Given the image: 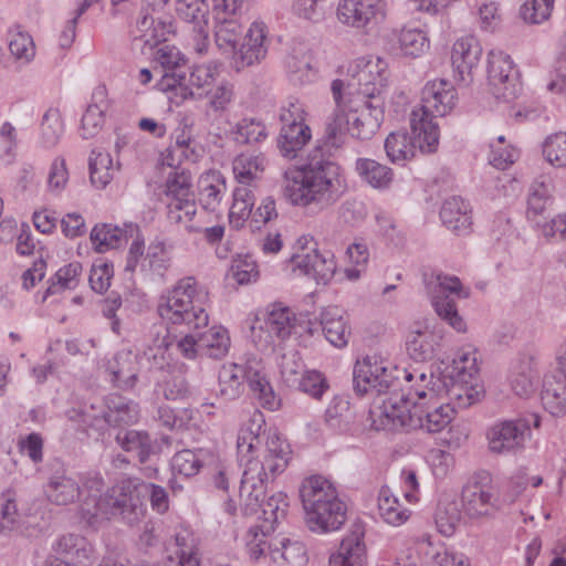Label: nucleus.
Listing matches in <instances>:
<instances>
[{"label":"nucleus","mask_w":566,"mask_h":566,"mask_svg":"<svg viewBox=\"0 0 566 566\" xmlns=\"http://www.w3.org/2000/svg\"><path fill=\"white\" fill-rule=\"evenodd\" d=\"M263 426V415L255 412L238 434V452L242 459L245 458L239 490L244 515L259 513L269 479L286 469L291 455L287 441L276 431H266Z\"/></svg>","instance_id":"f257e3e1"},{"label":"nucleus","mask_w":566,"mask_h":566,"mask_svg":"<svg viewBox=\"0 0 566 566\" xmlns=\"http://www.w3.org/2000/svg\"><path fill=\"white\" fill-rule=\"evenodd\" d=\"M208 291L199 285L192 276L180 279L177 284L161 297L157 312L167 323L184 325L197 332L201 355L213 359L223 358L230 347V336L222 326H212L207 331L209 315Z\"/></svg>","instance_id":"f03ea898"},{"label":"nucleus","mask_w":566,"mask_h":566,"mask_svg":"<svg viewBox=\"0 0 566 566\" xmlns=\"http://www.w3.org/2000/svg\"><path fill=\"white\" fill-rule=\"evenodd\" d=\"M346 190L340 166L318 147L308 154L305 164L283 174V192L293 206L324 210L336 203Z\"/></svg>","instance_id":"7ed1b4c3"},{"label":"nucleus","mask_w":566,"mask_h":566,"mask_svg":"<svg viewBox=\"0 0 566 566\" xmlns=\"http://www.w3.org/2000/svg\"><path fill=\"white\" fill-rule=\"evenodd\" d=\"M145 513L146 506L136 479H124L108 489L95 502V510L83 507V517L88 522L98 516L120 517L128 525H135Z\"/></svg>","instance_id":"20e7f679"},{"label":"nucleus","mask_w":566,"mask_h":566,"mask_svg":"<svg viewBox=\"0 0 566 566\" xmlns=\"http://www.w3.org/2000/svg\"><path fill=\"white\" fill-rule=\"evenodd\" d=\"M458 94L453 84L447 80L428 82L421 91L420 107L411 112L416 129H429L427 137L430 146L439 144V127L433 122L436 117H443L455 106Z\"/></svg>","instance_id":"39448f33"},{"label":"nucleus","mask_w":566,"mask_h":566,"mask_svg":"<svg viewBox=\"0 0 566 566\" xmlns=\"http://www.w3.org/2000/svg\"><path fill=\"white\" fill-rule=\"evenodd\" d=\"M446 385L439 379L433 380L432 374L428 384L415 389L413 429H422L430 433L440 432L453 419L454 407L442 401V389Z\"/></svg>","instance_id":"423d86ee"},{"label":"nucleus","mask_w":566,"mask_h":566,"mask_svg":"<svg viewBox=\"0 0 566 566\" xmlns=\"http://www.w3.org/2000/svg\"><path fill=\"white\" fill-rule=\"evenodd\" d=\"M423 284L438 316L457 332H465L467 324L460 316L454 301V297H468L459 277L432 271L423 274Z\"/></svg>","instance_id":"0eeeda50"},{"label":"nucleus","mask_w":566,"mask_h":566,"mask_svg":"<svg viewBox=\"0 0 566 566\" xmlns=\"http://www.w3.org/2000/svg\"><path fill=\"white\" fill-rule=\"evenodd\" d=\"M306 109L296 97H289L280 108L281 129L276 146L281 156L294 159L312 139V130L305 123Z\"/></svg>","instance_id":"6e6552de"},{"label":"nucleus","mask_w":566,"mask_h":566,"mask_svg":"<svg viewBox=\"0 0 566 566\" xmlns=\"http://www.w3.org/2000/svg\"><path fill=\"white\" fill-rule=\"evenodd\" d=\"M399 370L389 367L376 356H367L357 360L353 370L354 390L363 396L366 394H385L398 385Z\"/></svg>","instance_id":"1a4fd4ad"},{"label":"nucleus","mask_w":566,"mask_h":566,"mask_svg":"<svg viewBox=\"0 0 566 566\" xmlns=\"http://www.w3.org/2000/svg\"><path fill=\"white\" fill-rule=\"evenodd\" d=\"M411 136L405 130H397L390 133L385 140V150L387 157L392 164L402 165L416 156L417 150L422 154L434 153L439 144L434 146L428 145L431 143L427 137L429 129H416L412 116L410 115Z\"/></svg>","instance_id":"9d476101"},{"label":"nucleus","mask_w":566,"mask_h":566,"mask_svg":"<svg viewBox=\"0 0 566 566\" xmlns=\"http://www.w3.org/2000/svg\"><path fill=\"white\" fill-rule=\"evenodd\" d=\"M155 60L164 70L158 84L161 91H175L176 96H179L181 101L195 97L193 91L186 85L187 59L176 46L167 44L160 46L156 52Z\"/></svg>","instance_id":"9b49d317"},{"label":"nucleus","mask_w":566,"mask_h":566,"mask_svg":"<svg viewBox=\"0 0 566 566\" xmlns=\"http://www.w3.org/2000/svg\"><path fill=\"white\" fill-rule=\"evenodd\" d=\"M488 80L496 98L511 101L521 91L520 74L511 56L492 50L488 59Z\"/></svg>","instance_id":"f8f14e48"},{"label":"nucleus","mask_w":566,"mask_h":566,"mask_svg":"<svg viewBox=\"0 0 566 566\" xmlns=\"http://www.w3.org/2000/svg\"><path fill=\"white\" fill-rule=\"evenodd\" d=\"M530 437V422L524 418L495 422L486 434L489 450L494 454H515L524 449Z\"/></svg>","instance_id":"ddd939ff"},{"label":"nucleus","mask_w":566,"mask_h":566,"mask_svg":"<svg viewBox=\"0 0 566 566\" xmlns=\"http://www.w3.org/2000/svg\"><path fill=\"white\" fill-rule=\"evenodd\" d=\"M387 64L380 57L376 60H358L350 69L352 78L349 88H355L356 94L368 98H381L380 94L387 86Z\"/></svg>","instance_id":"4468645a"},{"label":"nucleus","mask_w":566,"mask_h":566,"mask_svg":"<svg viewBox=\"0 0 566 566\" xmlns=\"http://www.w3.org/2000/svg\"><path fill=\"white\" fill-rule=\"evenodd\" d=\"M306 237L298 239L302 252L293 254L291 261L293 271L298 270L301 274L312 277L317 284H327L335 274L336 262L329 252L319 253L316 248H306Z\"/></svg>","instance_id":"2eb2a0df"},{"label":"nucleus","mask_w":566,"mask_h":566,"mask_svg":"<svg viewBox=\"0 0 566 566\" xmlns=\"http://www.w3.org/2000/svg\"><path fill=\"white\" fill-rule=\"evenodd\" d=\"M208 0H177V15L191 24L192 45L197 53L203 54L209 46Z\"/></svg>","instance_id":"dca6fc26"},{"label":"nucleus","mask_w":566,"mask_h":566,"mask_svg":"<svg viewBox=\"0 0 566 566\" xmlns=\"http://www.w3.org/2000/svg\"><path fill=\"white\" fill-rule=\"evenodd\" d=\"M413 401L403 394L391 392L379 407V426L384 430H412Z\"/></svg>","instance_id":"f3484780"},{"label":"nucleus","mask_w":566,"mask_h":566,"mask_svg":"<svg viewBox=\"0 0 566 566\" xmlns=\"http://www.w3.org/2000/svg\"><path fill=\"white\" fill-rule=\"evenodd\" d=\"M265 41L264 23H252L240 48L232 53L233 65L238 72L265 59L268 53Z\"/></svg>","instance_id":"a211bd4d"},{"label":"nucleus","mask_w":566,"mask_h":566,"mask_svg":"<svg viewBox=\"0 0 566 566\" xmlns=\"http://www.w3.org/2000/svg\"><path fill=\"white\" fill-rule=\"evenodd\" d=\"M384 18L378 0H340L337 7V19L353 28H365L377 23Z\"/></svg>","instance_id":"6ab92c4d"},{"label":"nucleus","mask_w":566,"mask_h":566,"mask_svg":"<svg viewBox=\"0 0 566 566\" xmlns=\"http://www.w3.org/2000/svg\"><path fill=\"white\" fill-rule=\"evenodd\" d=\"M441 384L446 385L442 389V398L448 397L454 410L465 409L481 401L484 396L483 386L480 378L472 379L463 376H452L448 380L438 378Z\"/></svg>","instance_id":"aec40b11"},{"label":"nucleus","mask_w":566,"mask_h":566,"mask_svg":"<svg viewBox=\"0 0 566 566\" xmlns=\"http://www.w3.org/2000/svg\"><path fill=\"white\" fill-rule=\"evenodd\" d=\"M298 492L305 516L338 497L333 483L319 474L305 478L300 485Z\"/></svg>","instance_id":"412c9836"},{"label":"nucleus","mask_w":566,"mask_h":566,"mask_svg":"<svg viewBox=\"0 0 566 566\" xmlns=\"http://www.w3.org/2000/svg\"><path fill=\"white\" fill-rule=\"evenodd\" d=\"M170 24L164 21H156L149 14L148 10L140 11L139 18L136 21V27L133 30V48L138 49L145 53V49H153L160 42L167 41V34L170 33Z\"/></svg>","instance_id":"4be33fe9"},{"label":"nucleus","mask_w":566,"mask_h":566,"mask_svg":"<svg viewBox=\"0 0 566 566\" xmlns=\"http://www.w3.org/2000/svg\"><path fill=\"white\" fill-rule=\"evenodd\" d=\"M319 324L326 340L336 348L347 346L352 332L346 312L335 305L324 307L319 314Z\"/></svg>","instance_id":"5701e85b"},{"label":"nucleus","mask_w":566,"mask_h":566,"mask_svg":"<svg viewBox=\"0 0 566 566\" xmlns=\"http://www.w3.org/2000/svg\"><path fill=\"white\" fill-rule=\"evenodd\" d=\"M53 552L62 560H71L81 565H94L97 562L92 544L78 534H63L52 545Z\"/></svg>","instance_id":"b1692460"},{"label":"nucleus","mask_w":566,"mask_h":566,"mask_svg":"<svg viewBox=\"0 0 566 566\" xmlns=\"http://www.w3.org/2000/svg\"><path fill=\"white\" fill-rule=\"evenodd\" d=\"M346 511L345 503L337 497L306 515V525L312 532L317 533L337 531L346 521Z\"/></svg>","instance_id":"393cba45"},{"label":"nucleus","mask_w":566,"mask_h":566,"mask_svg":"<svg viewBox=\"0 0 566 566\" xmlns=\"http://www.w3.org/2000/svg\"><path fill=\"white\" fill-rule=\"evenodd\" d=\"M481 54L482 48L474 36L467 35L455 41L451 52V63L460 81L465 82L470 77Z\"/></svg>","instance_id":"a878e982"},{"label":"nucleus","mask_w":566,"mask_h":566,"mask_svg":"<svg viewBox=\"0 0 566 566\" xmlns=\"http://www.w3.org/2000/svg\"><path fill=\"white\" fill-rule=\"evenodd\" d=\"M363 538V528L356 526L342 539L338 551L331 555L329 566H366L367 555Z\"/></svg>","instance_id":"bb28decb"},{"label":"nucleus","mask_w":566,"mask_h":566,"mask_svg":"<svg viewBox=\"0 0 566 566\" xmlns=\"http://www.w3.org/2000/svg\"><path fill=\"white\" fill-rule=\"evenodd\" d=\"M554 182L551 176L539 175L531 182L526 196V217L535 221L554 201Z\"/></svg>","instance_id":"cd10ccee"},{"label":"nucleus","mask_w":566,"mask_h":566,"mask_svg":"<svg viewBox=\"0 0 566 566\" xmlns=\"http://www.w3.org/2000/svg\"><path fill=\"white\" fill-rule=\"evenodd\" d=\"M440 218L442 223L455 234L469 233L472 224L471 207L461 197H450L442 203Z\"/></svg>","instance_id":"c85d7f7f"},{"label":"nucleus","mask_w":566,"mask_h":566,"mask_svg":"<svg viewBox=\"0 0 566 566\" xmlns=\"http://www.w3.org/2000/svg\"><path fill=\"white\" fill-rule=\"evenodd\" d=\"M102 417L108 426H130L137 422L139 408L135 401L117 394H111L105 398V410Z\"/></svg>","instance_id":"c756f323"},{"label":"nucleus","mask_w":566,"mask_h":566,"mask_svg":"<svg viewBox=\"0 0 566 566\" xmlns=\"http://www.w3.org/2000/svg\"><path fill=\"white\" fill-rule=\"evenodd\" d=\"M441 336L428 326L417 325L407 337V350L416 361H427L433 358L440 345Z\"/></svg>","instance_id":"7c9ffc66"},{"label":"nucleus","mask_w":566,"mask_h":566,"mask_svg":"<svg viewBox=\"0 0 566 566\" xmlns=\"http://www.w3.org/2000/svg\"><path fill=\"white\" fill-rule=\"evenodd\" d=\"M494 501L491 490L478 482L470 483L462 490V509L470 517L490 514L494 507Z\"/></svg>","instance_id":"2f4dec72"},{"label":"nucleus","mask_w":566,"mask_h":566,"mask_svg":"<svg viewBox=\"0 0 566 566\" xmlns=\"http://www.w3.org/2000/svg\"><path fill=\"white\" fill-rule=\"evenodd\" d=\"M538 379L539 375L533 367L531 359L525 358L512 366L509 385L517 397L528 398L536 391Z\"/></svg>","instance_id":"473e14b6"},{"label":"nucleus","mask_w":566,"mask_h":566,"mask_svg":"<svg viewBox=\"0 0 566 566\" xmlns=\"http://www.w3.org/2000/svg\"><path fill=\"white\" fill-rule=\"evenodd\" d=\"M44 492L51 503L67 505L80 497L81 488L72 476L65 473H55L49 479Z\"/></svg>","instance_id":"72a5a7b5"},{"label":"nucleus","mask_w":566,"mask_h":566,"mask_svg":"<svg viewBox=\"0 0 566 566\" xmlns=\"http://www.w3.org/2000/svg\"><path fill=\"white\" fill-rule=\"evenodd\" d=\"M138 232V226L129 223L125 229L113 227L112 224L95 226L91 232V240L97 252L103 253L108 249L119 247L122 241L133 238Z\"/></svg>","instance_id":"f704fd0d"},{"label":"nucleus","mask_w":566,"mask_h":566,"mask_svg":"<svg viewBox=\"0 0 566 566\" xmlns=\"http://www.w3.org/2000/svg\"><path fill=\"white\" fill-rule=\"evenodd\" d=\"M266 165L263 154L242 153L232 163V171L241 187L253 185L261 179Z\"/></svg>","instance_id":"c9c22d12"},{"label":"nucleus","mask_w":566,"mask_h":566,"mask_svg":"<svg viewBox=\"0 0 566 566\" xmlns=\"http://www.w3.org/2000/svg\"><path fill=\"white\" fill-rule=\"evenodd\" d=\"M541 399L551 415L563 416L566 412V378L557 375L545 376Z\"/></svg>","instance_id":"e433bc0d"},{"label":"nucleus","mask_w":566,"mask_h":566,"mask_svg":"<svg viewBox=\"0 0 566 566\" xmlns=\"http://www.w3.org/2000/svg\"><path fill=\"white\" fill-rule=\"evenodd\" d=\"M105 97V87L101 86L94 91L93 103L87 106L82 117L81 134L83 138L87 139L95 136L102 128L104 123V112L107 107Z\"/></svg>","instance_id":"4c0bfd02"},{"label":"nucleus","mask_w":566,"mask_h":566,"mask_svg":"<svg viewBox=\"0 0 566 566\" xmlns=\"http://www.w3.org/2000/svg\"><path fill=\"white\" fill-rule=\"evenodd\" d=\"M212 458L213 454L207 449H184L172 457L171 469L178 474L190 478L198 474L200 469Z\"/></svg>","instance_id":"58836bf2"},{"label":"nucleus","mask_w":566,"mask_h":566,"mask_svg":"<svg viewBox=\"0 0 566 566\" xmlns=\"http://www.w3.org/2000/svg\"><path fill=\"white\" fill-rule=\"evenodd\" d=\"M109 369L112 381L119 388L129 389L137 381V356L130 350H122L116 354Z\"/></svg>","instance_id":"ea45409f"},{"label":"nucleus","mask_w":566,"mask_h":566,"mask_svg":"<svg viewBox=\"0 0 566 566\" xmlns=\"http://www.w3.org/2000/svg\"><path fill=\"white\" fill-rule=\"evenodd\" d=\"M175 144L168 148L165 160L170 167L178 165L181 158L195 163L198 155L193 148L195 139L191 128L187 124L178 126L174 133Z\"/></svg>","instance_id":"a19ab883"},{"label":"nucleus","mask_w":566,"mask_h":566,"mask_svg":"<svg viewBox=\"0 0 566 566\" xmlns=\"http://www.w3.org/2000/svg\"><path fill=\"white\" fill-rule=\"evenodd\" d=\"M358 176L375 189H387L394 179L391 168L369 158L356 160Z\"/></svg>","instance_id":"79ce46f5"},{"label":"nucleus","mask_w":566,"mask_h":566,"mask_svg":"<svg viewBox=\"0 0 566 566\" xmlns=\"http://www.w3.org/2000/svg\"><path fill=\"white\" fill-rule=\"evenodd\" d=\"M247 369L237 364L223 365L219 371V392L224 400H234L243 391Z\"/></svg>","instance_id":"37998d69"},{"label":"nucleus","mask_w":566,"mask_h":566,"mask_svg":"<svg viewBox=\"0 0 566 566\" xmlns=\"http://www.w3.org/2000/svg\"><path fill=\"white\" fill-rule=\"evenodd\" d=\"M199 187L201 206L208 211H217L227 191L223 177L219 172L207 175L200 179Z\"/></svg>","instance_id":"c03bdc74"},{"label":"nucleus","mask_w":566,"mask_h":566,"mask_svg":"<svg viewBox=\"0 0 566 566\" xmlns=\"http://www.w3.org/2000/svg\"><path fill=\"white\" fill-rule=\"evenodd\" d=\"M115 440L124 451L136 453L140 463L147 462L154 450L153 441L145 431L120 430Z\"/></svg>","instance_id":"a18cd8bd"},{"label":"nucleus","mask_w":566,"mask_h":566,"mask_svg":"<svg viewBox=\"0 0 566 566\" xmlns=\"http://www.w3.org/2000/svg\"><path fill=\"white\" fill-rule=\"evenodd\" d=\"M378 511L381 518L389 525L399 526L410 516L397 496L388 486H382L378 492Z\"/></svg>","instance_id":"49530a36"},{"label":"nucleus","mask_w":566,"mask_h":566,"mask_svg":"<svg viewBox=\"0 0 566 566\" xmlns=\"http://www.w3.org/2000/svg\"><path fill=\"white\" fill-rule=\"evenodd\" d=\"M243 28L235 18L214 20L216 44L224 53H233L240 44Z\"/></svg>","instance_id":"de8ad7c7"},{"label":"nucleus","mask_w":566,"mask_h":566,"mask_svg":"<svg viewBox=\"0 0 566 566\" xmlns=\"http://www.w3.org/2000/svg\"><path fill=\"white\" fill-rule=\"evenodd\" d=\"M294 321L295 316L289 307L273 304L265 319V328L279 339H285L292 333Z\"/></svg>","instance_id":"09e8293b"},{"label":"nucleus","mask_w":566,"mask_h":566,"mask_svg":"<svg viewBox=\"0 0 566 566\" xmlns=\"http://www.w3.org/2000/svg\"><path fill=\"white\" fill-rule=\"evenodd\" d=\"M233 139L243 145L259 144L268 138V129L264 123L254 117L240 119L232 128Z\"/></svg>","instance_id":"8fccbe9b"},{"label":"nucleus","mask_w":566,"mask_h":566,"mask_svg":"<svg viewBox=\"0 0 566 566\" xmlns=\"http://www.w3.org/2000/svg\"><path fill=\"white\" fill-rule=\"evenodd\" d=\"M88 167L91 182L96 188H105L113 179L115 169L113 167L112 157L108 153L95 149L92 150Z\"/></svg>","instance_id":"3c124183"},{"label":"nucleus","mask_w":566,"mask_h":566,"mask_svg":"<svg viewBox=\"0 0 566 566\" xmlns=\"http://www.w3.org/2000/svg\"><path fill=\"white\" fill-rule=\"evenodd\" d=\"M281 547L271 548V558L277 566H304L307 562L306 551L300 542L282 539Z\"/></svg>","instance_id":"603ef678"},{"label":"nucleus","mask_w":566,"mask_h":566,"mask_svg":"<svg viewBox=\"0 0 566 566\" xmlns=\"http://www.w3.org/2000/svg\"><path fill=\"white\" fill-rule=\"evenodd\" d=\"M254 195L248 187H238L233 191V201L229 210L230 223L235 228L243 226L254 206Z\"/></svg>","instance_id":"864d4df0"},{"label":"nucleus","mask_w":566,"mask_h":566,"mask_svg":"<svg viewBox=\"0 0 566 566\" xmlns=\"http://www.w3.org/2000/svg\"><path fill=\"white\" fill-rule=\"evenodd\" d=\"M347 133L350 134V112L336 108L326 120L325 138L331 146L339 147L344 144Z\"/></svg>","instance_id":"5fc2aeb1"},{"label":"nucleus","mask_w":566,"mask_h":566,"mask_svg":"<svg viewBox=\"0 0 566 566\" xmlns=\"http://www.w3.org/2000/svg\"><path fill=\"white\" fill-rule=\"evenodd\" d=\"M289 503L286 494L277 492L270 496L266 502L263 501L259 512L261 513L260 518L262 520V526L268 530H274V525L280 523L286 516Z\"/></svg>","instance_id":"6e6d98bb"},{"label":"nucleus","mask_w":566,"mask_h":566,"mask_svg":"<svg viewBox=\"0 0 566 566\" xmlns=\"http://www.w3.org/2000/svg\"><path fill=\"white\" fill-rule=\"evenodd\" d=\"M167 220L170 224L182 226L188 231H192L190 222L197 212L196 200L170 199L167 200Z\"/></svg>","instance_id":"4d7b16f0"},{"label":"nucleus","mask_w":566,"mask_h":566,"mask_svg":"<svg viewBox=\"0 0 566 566\" xmlns=\"http://www.w3.org/2000/svg\"><path fill=\"white\" fill-rule=\"evenodd\" d=\"M217 75L218 69L212 64L193 66L189 75L186 74V85L193 91V98L203 97L205 93L214 83Z\"/></svg>","instance_id":"13d9d810"},{"label":"nucleus","mask_w":566,"mask_h":566,"mask_svg":"<svg viewBox=\"0 0 566 566\" xmlns=\"http://www.w3.org/2000/svg\"><path fill=\"white\" fill-rule=\"evenodd\" d=\"M176 559L169 557V566H200L198 548L192 536L185 532L176 535Z\"/></svg>","instance_id":"bf43d9fd"},{"label":"nucleus","mask_w":566,"mask_h":566,"mask_svg":"<svg viewBox=\"0 0 566 566\" xmlns=\"http://www.w3.org/2000/svg\"><path fill=\"white\" fill-rule=\"evenodd\" d=\"M82 270L83 268L80 262H72L61 268L54 276L50 279L46 294H56L64 290H74L80 283Z\"/></svg>","instance_id":"052dcab7"},{"label":"nucleus","mask_w":566,"mask_h":566,"mask_svg":"<svg viewBox=\"0 0 566 566\" xmlns=\"http://www.w3.org/2000/svg\"><path fill=\"white\" fill-rule=\"evenodd\" d=\"M42 144L46 148L54 147L64 132V124L61 113L57 108H49L41 120L40 125Z\"/></svg>","instance_id":"680f3d73"},{"label":"nucleus","mask_w":566,"mask_h":566,"mask_svg":"<svg viewBox=\"0 0 566 566\" xmlns=\"http://www.w3.org/2000/svg\"><path fill=\"white\" fill-rule=\"evenodd\" d=\"M9 50L22 63H29L35 56V45L32 36L19 28L9 32Z\"/></svg>","instance_id":"e2e57ef3"},{"label":"nucleus","mask_w":566,"mask_h":566,"mask_svg":"<svg viewBox=\"0 0 566 566\" xmlns=\"http://www.w3.org/2000/svg\"><path fill=\"white\" fill-rule=\"evenodd\" d=\"M165 195L167 200L170 199H189L196 200L192 191V178L191 175L186 171H177L170 175L166 181Z\"/></svg>","instance_id":"0e129e2a"},{"label":"nucleus","mask_w":566,"mask_h":566,"mask_svg":"<svg viewBox=\"0 0 566 566\" xmlns=\"http://www.w3.org/2000/svg\"><path fill=\"white\" fill-rule=\"evenodd\" d=\"M286 69L290 80L294 84H305L315 77V70L312 66V57L306 54H292L287 57Z\"/></svg>","instance_id":"69168bd1"},{"label":"nucleus","mask_w":566,"mask_h":566,"mask_svg":"<svg viewBox=\"0 0 566 566\" xmlns=\"http://www.w3.org/2000/svg\"><path fill=\"white\" fill-rule=\"evenodd\" d=\"M208 98L207 109L214 114L224 113L233 101V85L227 81L221 82L214 88H209L205 95Z\"/></svg>","instance_id":"338daca9"},{"label":"nucleus","mask_w":566,"mask_h":566,"mask_svg":"<svg viewBox=\"0 0 566 566\" xmlns=\"http://www.w3.org/2000/svg\"><path fill=\"white\" fill-rule=\"evenodd\" d=\"M545 159L555 167L566 166V133H557L546 138L543 146Z\"/></svg>","instance_id":"774afa93"}]
</instances>
